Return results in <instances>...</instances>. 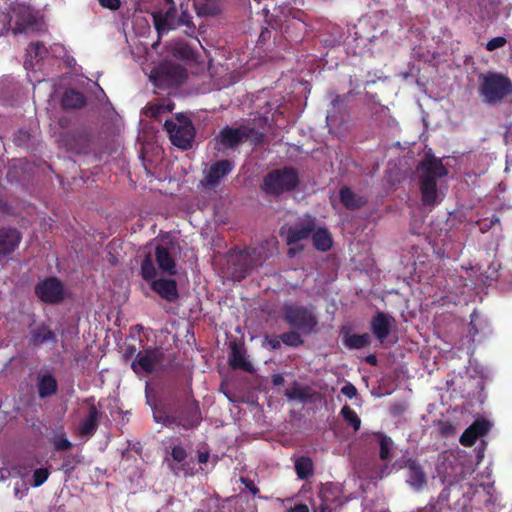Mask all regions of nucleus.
Returning <instances> with one entry per match:
<instances>
[{
  "label": "nucleus",
  "instance_id": "45",
  "mask_svg": "<svg viewBox=\"0 0 512 512\" xmlns=\"http://www.w3.org/2000/svg\"><path fill=\"white\" fill-rule=\"evenodd\" d=\"M341 393L348 398H353L357 395V389L352 383H347L341 388Z\"/></svg>",
  "mask_w": 512,
  "mask_h": 512
},
{
  "label": "nucleus",
  "instance_id": "58",
  "mask_svg": "<svg viewBox=\"0 0 512 512\" xmlns=\"http://www.w3.org/2000/svg\"><path fill=\"white\" fill-rule=\"evenodd\" d=\"M263 138H264V135H263V134H261V133H258V138H257L258 145L262 143Z\"/></svg>",
  "mask_w": 512,
  "mask_h": 512
},
{
  "label": "nucleus",
  "instance_id": "40",
  "mask_svg": "<svg viewBox=\"0 0 512 512\" xmlns=\"http://www.w3.org/2000/svg\"><path fill=\"white\" fill-rule=\"evenodd\" d=\"M153 416L156 422L163 423L164 425H172L173 420L167 412L161 408H155L153 411Z\"/></svg>",
  "mask_w": 512,
  "mask_h": 512
},
{
  "label": "nucleus",
  "instance_id": "42",
  "mask_svg": "<svg viewBox=\"0 0 512 512\" xmlns=\"http://www.w3.org/2000/svg\"><path fill=\"white\" fill-rule=\"evenodd\" d=\"M53 339V333L50 330H47L46 328H43L41 331L34 334V341L37 343H43Z\"/></svg>",
  "mask_w": 512,
  "mask_h": 512
},
{
  "label": "nucleus",
  "instance_id": "33",
  "mask_svg": "<svg viewBox=\"0 0 512 512\" xmlns=\"http://www.w3.org/2000/svg\"><path fill=\"white\" fill-rule=\"evenodd\" d=\"M301 332L297 330H291L280 335V339L283 344L289 347H299L304 344V340L301 337Z\"/></svg>",
  "mask_w": 512,
  "mask_h": 512
},
{
  "label": "nucleus",
  "instance_id": "32",
  "mask_svg": "<svg viewBox=\"0 0 512 512\" xmlns=\"http://www.w3.org/2000/svg\"><path fill=\"white\" fill-rule=\"evenodd\" d=\"M341 416L345 420V422L350 425L353 430L356 432L361 427V419L358 414L349 406L345 405L342 407L340 411Z\"/></svg>",
  "mask_w": 512,
  "mask_h": 512
},
{
  "label": "nucleus",
  "instance_id": "18",
  "mask_svg": "<svg viewBox=\"0 0 512 512\" xmlns=\"http://www.w3.org/2000/svg\"><path fill=\"white\" fill-rule=\"evenodd\" d=\"M315 229L313 221L290 226L286 230V244L291 246L310 237Z\"/></svg>",
  "mask_w": 512,
  "mask_h": 512
},
{
  "label": "nucleus",
  "instance_id": "34",
  "mask_svg": "<svg viewBox=\"0 0 512 512\" xmlns=\"http://www.w3.org/2000/svg\"><path fill=\"white\" fill-rule=\"evenodd\" d=\"M52 443L54 444L55 449L60 451L69 450L72 446L62 429H58L53 432Z\"/></svg>",
  "mask_w": 512,
  "mask_h": 512
},
{
  "label": "nucleus",
  "instance_id": "20",
  "mask_svg": "<svg viewBox=\"0 0 512 512\" xmlns=\"http://www.w3.org/2000/svg\"><path fill=\"white\" fill-rule=\"evenodd\" d=\"M152 289L167 301H173L177 298V285L174 280L158 279L151 284Z\"/></svg>",
  "mask_w": 512,
  "mask_h": 512
},
{
  "label": "nucleus",
  "instance_id": "15",
  "mask_svg": "<svg viewBox=\"0 0 512 512\" xmlns=\"http://www.w3.org/2000/svg\"><path fill=\"white\" fill-rule=\"evenodd\" d=\"M36 294L44 302H56L63 296V287L58 279L48 278L36 286Z\"/></svg>",
  "mask_w": 512,
  "mask_h": 512
},
{
  "label": "nucleus",
  "instance_id": "27",
  "mask_svg": "<svg viewBox=\"0 0 512 512\" xmlns=\"http://www.w3.org/2000/svg\"><path fill=\"white\" fill-rule=\"evenodd\" d=\"M262 12H263L264 21L267 24V27H262L261 32L258 36V42L266 41L267 39H269L270 32H269L268 28L276 30L281 26V22H282L280 18H278L277 16H274L273 14H270L267 9H263Z\"/></svg>",
  "mask_w": 512,
  "mask_h": 512
},
{
  "label": "nucleus",
  "instance_id": "5",
  "mask_svg": "<svg viewBox=\"0 0 512 512\" xmlns=\"http://www.w3.org/2000/svg\"><path fill=\"white\" fill-rule=\"evenodd\" d=\"M165 1L169 5L166 11L159 10L152 13L154 26L158 35L161 36L169 30H174L180 26L190 28L192 25L190 15L186 12H182L181 15H177V11L174 7V1Z\"/></svg>",
  "mask_w": 512,
  "mask_h": 512
},
{
  "label": "nucleus",
  "instance_id": "3",
  "mask_svg": "<svg viewBox=\"0 0 512 512\" xmlns=\"http://www.w3.org/2000/svg\"><path fill=\"white\" fill-rule=\"evenodd\" d=\"M300 185L299 172L294 167L285 166L270 171L263 179V190L270 195L279 196L296 190Z\"/></svg>",
  "mask_w": 512,
  "mask_h": 512
},
{
  "label": "nucleus",
  "instance_id": "9",
  "mask_svg": "<svg viewBox=\"0 0 512 512\" xmlns=\"http://www.w3.org/2000/svg\"><path fill=\"white\" fill-rule=\"evenodd\" d=\"M63 51L64 47L61 44H54L48 50L41 42L32 43L27 50L24 67L27 71L34 70L39 61L46 58L49 54L54 57H60Z\"/></svg>",
  "mask_w": 512,
  "mask_h": 512
},
{
  "label": "nucleus",
  "instance_id": "47",
  "mask_svg": "<svg viewBox=\"0 0 512 512\" xmlns=\"http://www.w3.org/2000/svg\"><path fill=\"white\" fill-rule=\"evenodd\" d=\"M303 249H304L303 245H299V246H295V247H289L288 250H287V256L289 258H294L298 253L303 251Z\"/></svg>",
  "mask_w": 512,
  "mask_h": 512
},
{
  "label": "nucleus",
  "instance_id": "23",
  "mask_svg": "<svg viewBox=\"0 0 512 512\" xmlns=\"http://www.w3.org/2000/svg\"><path fill=\"white\" fill-rule=\"evenodd\" d=\"M371 342L370 335L363 334H350L348 331L343 333V344L349 349H362L368 346Z\"/></svg>",
  "mask_w": 512,
  "mask_h": 512
},
{
  "label": "nucleus",
  "instance_id": "10",
  "mask_svg": "<svg viewBox=\"0 0 512 512\" xmlns=\"http://www.w3.org/2000/svg\"><path fill=\"white\" fill-rule=\"evenodd\" d=\"M406 483L415 491H421L427 485V475L419 460L408 458L404 461Z\"/></svg>",
  "mask_w": 512,
  "mask_h": 512
},
{
  "label": "nucleus",
  "instance_id": "60",
  "mask_svg": "<svg viewBox=\"0 0 512 512\" xmlns=\"http://www.w3.org/2000/svg\"><path fill=\"white\" fill-rule=\"evenodd\" d=\"M511 4H508V6L506 7V10H507V17L510 15V12H511Z\"/></svg>",
  "mask_w": 512,
  "mask_h": 512
},
{
  "label": "nucleus",
  "instance_id": "25",
  "mask_svg": "<svg viewBox=\"0 0 512 512\" xmlns=\"http://www.w3.org/2000/svg\"><path fill=\"white\" fill-rule=\"evenodd\" d=\"M37 386L41 398L51 396L57 390V382L50 374L39 375Z\"/></svg>",
  "mask_w": 512,
  "mask_h": 512
},
{
  "label": "nucleus",
  "instance_id": "31",
  "mask_svg": "<svg viewBox=\"0 0 512 512\" xmlns=\"http://www.w3.org/2000/svg\"><path fill=\"white\" fill-rule=\"evenodd\" d=\"M84 103L83 95L75 90L66 91L62 99L65 108H80Z\"/></svg>",
  "mask_w": 512,
  "mask_h": 512
},
{
  "label": "nucleus",
  "instance_id": "29",
  "mask_svg": "<svg viewBox=\"0 0 512 512\" xmlns=\"http://www.w3.org/2000/svg\"><path fill=\"white\" fill-rule=\"evenodd\" d=\"M13 474L18 476L22 481L21 486H19L18 483L16 484L14 488V494L17 498H22L26 494L28 487L30 486L28 480L29 472L27 471L26 467H15L13 469Z\"/></svg>",
  "mask_w": 512,
  "mask_h": 512
},
{
  "label": "nucleus",
  "instance_id": "48",
  "mask_svg": "<svg viewBox=\"0 0 512 512\" xmlns=\"http://www.w3.org/2000/svg\"><path fill=\"white\" fill-rule=\"evenodd\" d=\"M346 102V96L342 95H336L334 99L332 100V106L333 108H337L339 105H343Z\"/></svg>",
  "mask_w": 512,
  "mask_h": 512
},
{
  "label": "nucleus",
  "instance_id": "59",
  "mask_svg": "<svg viewBox=\"0 0 512 512\" xmlns=\"http://www.w3.org/2000/svg\"><path fill=\"white\" fill-rule=\"evenodd\" d=\"M38 82L42 86H48L49 85V83L47 81L39 80Z\"/></svg>",
  "mask_w": 512,
  "mask_h": 512
},
{
  "label": "nucleus",
  "instance_id": "44",
  "mask_svg": "<svg viewBox=\"0 0 512 512\" xmlns=\"http://www.w3.org/2000/svg\"><path fill=\"white\" fill-rule=\"evenodd\" d=\"M172 457L173 460L177 461L178 463L182 462L186 458V452L184 448L180 446H175L172 449Z\"/></svg>",
  "mask_w": 512,
  "mask_h": 512
},
{
  "label": "nucleus",
  "instance_id": "22",
  "mask_svg": "<svg viewBox=\"0 0 512 512\" xmlns=\"http://www.w3.org/2000/svg\"><path fill=\"white\" fill-rule=\"evenodd\" d=\"M312 233V242L315 249L321 252H327L331 249L333 239L327 228H318Z\"/></svg>",
  "mask_w": 512,
  "mask_h": 512
},
{
  "label": "nucleus",
  "instance_id": "46",
  "mask_svg": "<svg viewBox=\"0 0 512 512\" xmlns=\"http://www.w3.org/2000/svg\"><path fill=\"white\" fill-rule=\"evenodd\" d=\"M99 2L103 7L109 8L111 10L118 9L121 4L120 0H99Z\"/></svg>",
  "mask_w": 512,
  "mask_h": 512
},
{
  "label": "nucleus",
  "instance_id": "36",
  "mask_svg": "<svg viewBox=\"0 0 512 512\" xmlns=\"http://www.w3.org/2000/svg\"><path fill=\"white\" fill-rule=\"evenodd\" d=\"M319 496L322 500L319 509L321 512H325V510H331V504L337 501L338 496H332L331 486L323 487L319 493Z\"/></svg>",
  "mask_w": 512,
  "mask_h": 512
},
{
  "label": "nucleus",
  "instance_id": "55",
  "mask_svg": "<svg viewBox=\"0 0 512 512\" xmlns=\"http://www.w3.org/2000/svg\"><path fill=\"white\" fill-rule=\"evenodd\" d=\"M243 482L246 484V487L252 492V493H256V488L254 487L252 481H248V483H246L245 480H243Z\"/></svg>",
  "mask_w": 512,
  "mask_h": 512
},
{
  "label": "nucleus",
  "instance_id": "56",
  "mask_svg": "<svg viewBox=\"0 0 512 512\" xmlns=\"http://www.w3.org/2000/svg\"><path fill=\"white\" fill-rule=\"evenodd\" d=\"M231 274L235 280H240L243 277V274L241 272L237 273L236 271H233Z\"/></svg>",
  "mask_w": 512,
  "mask_h": 512
},
{
  "label": "nucleus",
  "instance_id": "14",
  "mask_svg": "<svg viewBox=\"0 0 512 512\" xmlns=\"http://www.w3.org/2000/svg\"><path fill=\"white\" fill-rule=\"evenodd\" d=\"M160 361L158 350H146L139 352L132 363V369L138 375L152 373Z\"/></svg>",
  "mask_w": 512,
  "mask_h": 512
},
{
  "label": "nucleus",
  "instance_id": "2",
  "mask_svg": "<svg viewBox=\"0 0 512 512\" xmlns=\"http://www.w3.org/2000/svg\"><path fill=\"white\" fill-rule=\"evenodd\" d=\"M478 95L489 106L500 105L512 95V80L505 74L488 71L478 76ZM512 105V99L510 100Z\"/></svg>",
  "mask_w": 512,
  "mask_h": 512
},
{
  "label": "nucleus",
  "instance_id": "54",
  "mask_svg": "<svg viewBox=\"0 0 512 512\" xmlns=\"http://www.w3.org/2000/svg\"><path fill=\"white\" fill-rule=\"evenodd\" d=\"M446 500H448V493L445 490H443L440 493V495L438 496L437 503H440V502H443Z\"/></svg>",
  "mask_w": 512,
  "mask_h": 512
},
{
  "label": "nucleus",
  "instance_id": "26",
  "mask_svg": "<svg viewBox=\"0 0 512 512\" xmlns=\"http://www.w3.org/2000/svg\"><path fill=\"white\" fill-rule=\"evenodd\" d=\"M229 362L235 369H241L250 373L253 371V366L247 361L244 351L238 347L232 349Z\"/></svg>",
  "mask_w": 512,
  "mask_h": 512
},
{
  "label": "nucleus",
  "instance_id": "38",
  "mask_svg": "<svg viewBox=\"0 0 512 512\" xmlns=\"http://www.w3.org/2000/svg\"><path fill=\"white\" fill-rule=\"evenodd\" d=\"M285 396L290 400H306L309 397L308 388L294 385L285 391Z\"/></svg>",
  "mask_w": 512,
  "mask_h": 512
},
{
  "label": "nucleus",
  "instance_id": "41",
  "mask_svg": "<svg viewBox=\"0 0 512 512\" xmlns=\"http://www.w3.org/2000/svg\"><path fill=\"white\" fill-rule=\"evenodd\" d=\"M507 44V39L503 36L494 37L491 40H489L486 45L485 49L489 52L495 51L497 49H500L504 47Z\"/></svg>",
  "mask_w": 512,
  "mask_h": 512
},
{
  "label": "nucleus",
  "instance_id": "13",
  "mask_svg": "<svg viewBox=\"0 0 512 512\" xmlns=\"http://www.w3.org/2000/svg\"><path fill=\"white\" fill-rule=\"evenodd\" d=\"M249 130L246 127L230 128L226 127L220 131L216 137V148L219 151L233 148L242 141L246 140L249 135Z\"/></svg>",
  "mask_w": 512,
  "mask_h": 512
},
{
  "label": "nucleus",
  "instance_id": "35",
  "mask_svg": "<svg viewBox=\"0 0 512 512\" xmlns=\"http://www.w3.org/2000/svg\"><path fill=\"white\" fill-rule=\"evenodd\" d=\"M29 485L32 487L41 486L49 477V471L46 468H38L32 474L29 469Z\"/></svg>",
  "mask_w": 512,
  "mask_h": 512
},
{
  "label": "nucleus",
  "instance_id": "6",
  "mask_svg": "<svg viewBox=\"0 0 512 512\" xmlns=\"http://www.w3.org/2000/svg\"><path fill=\"white\" fill-rule=\"evenodd\" d=\"M165 128L173 145L181 149L191 147L195 132L192 122L186 116L179 114L173 120H166Z\"/></svg>",
  "mask_w": 512,
  "mask_h": 512
},
{
  "label": "nucleus",
  "instance_id": "16",
  "mask_svg": "<svg viewBox=\"0 0 512 512\" xmlns=\"http://www.w3.org/2000/svg\"><path fill=\"white\" fill-rule=\"evenodd\" d=\"M491 428L489 421H474L460 436V443L465 447H470L476 443L478 438L486 435Z\"/></svg>",
  "mask_w": 512,
  "mask_h": 512
},
{
  "label": "nucleus",
  "instance_id": "39",
  "mask_svg": "<svg viewBox=\"0 0 512 512\" xmlns=\"http://www.w3.org/2000/svg\"><path fill=\"white\" fill-rule=\"evenodd\" d=\"M141 275L145 280H150L156 275V269L153 264V259L150 255H148L142 262Z\"/></svg>",
  "mask_w": 512,
  "mask_h": 512
},
{
  "label": "nucleus",
  "instance_id": "53",
  "mask_svg": "<svg viewBox=\"0 0 512 512\" xmlns=\"http://www.w3.org/2000/svg\"><path fill=\"white\" fill-rule=\"evenodd\" d=\"M190 50L188 49V47L186 45H181V48H180V55L182 57H189L190 56Z\"/></svg>",
  "mask_w": 512,
  "mask_h": 512
},
{
  "label": "nucleus",
  "instance_id": "17",
  "mask_svg": "<svg viewBox=\"0 0 512 512\" xmlns=\"http://www.w3.org/2000/svg\"><path fill=\"white\" fill-rule=\"evenodd\" d=\"M339 200L348 210H359L366 206L368 197L354 192L350 187L343 186L339 190Z\"/></svg>",
  "mask_w": 512,
  "mask_h": 512
},
{
  "label": "nucleus",
  "instance_id": "19",
  "mask_svg": "<svg viewBox=\"0 0 512 512\" xmlns=\"http://www.w3.org/2000/svg\"><path fill=\"white\" fill-rule=\"evenodd\" d=\"M20 242V235L15 229L0 230V257L15 250Z\"/></svg>",
  "mask_w": 512,
  "mask_h": 512
},
{
  "label": "nucleus",
  "instance_id": "11",
  "mask_svg": "<svg viewBox=\"0 0 512 512\" xmlns=\"http://www.w3.org/2000/svg\"><path fill=\"white\" fill-rule=\"evenodd\" d=\"M395 324L396 320L393 316L378 310L370 320V330L375 338L383 343L390 335Z\"/></svg>",
  "mask_w": 512,
  "mask_h": 512
},
{
  "label": "nucleus",
  "instance_id": "57",
  "mask_svg": "<svg viewBox=\"0 0 512 512\" xmlns=\"http://www.w3.org/2000/svg\"><path fill=\"white\" fill-rule=\"evenodd\" d=\"M207 459H208V455L207 454H201L199 456V462H201V463H205L207 461Z\"/></svg>",
  "mask_w": 512,
  "mask_h": 512
},
{
  "label": "nucleus",
  "instance_id": "12",
  "mask_svg": "<svg viewBox=\"0 0 512 512\" xmlns=\"http://www.w3.org/2000/svg\"><path fill=\"white\" fill-rule=\"evenodd\" d=\"M233 168L234 164L230 160L214 162L204 171V178L201 180V184L205 187L214 188Z\"/></svg>",
  "mask_w": 512,
  "mask_h": 512
},
{
  "label": "nucleus",
  "instance_id": "37",
  "mask_svg": "<svg viewBox=\"0 0 512 512\" xmlns=\"http://www.w3.org/2000/svg\"><path fill=\"white\" fill-rule=\"evenodd\" d=\"M393 446V441L390 437L384 435V434H379V447H380V451H379V456H380V459L381 460H389L390 459V451H391V448Z\"/></svg>",
  "mask_w": 512,
  "mask_h": 512
},
{
  "label": "nucleus",
  "instance_id": "4",
  "mask_svg": "<svg viewBox=\"0 0 512 512\" xmlns=\"http://www.w3.org/2000/svg\"><path fill=\"white\" fill-rule=\"evenodd\" d=\"M282 316L284 322L294 330L304 335H309L315 331L318 325V319L314 311L303 305L285 304L282 307Z\"/></svg>",
  "mask_w": 512,
  "mask_h": 512
},
{
  "label": "nucleus",
  "instance_id": "28",
  "mask_svg": "<svg viewBox=\"0 0 512 512\" xmlns=\"http://www.w3.org/2000/svg\"><path fill=\"white\" fill-rule=\"evenodd\" d=\"M295 471L299 479L307 480L313 476V462L308 456H300L295 461Z\"/></svg>",
  "mask_w": 512,
  "mask_h": 512
},
{
  "label": "nucleus",
  "instance_id": "21",
  "mask_svg": "<svg viewBox=\"0 0 512 512\" xmlns=\"http://www.w3.org/2000/svg\"><path fill=\"white\" fill-rule=\"evenodd\" d=\"M155 260L158 264L159 269L166 274H176V264L172 256L170 255L167 248L157 246L155 249Z\"/></svg>",
  "mask_w": 512,
  "mask_h": 512
},
{
  "label": "nucleus",
  "instance_id": "24",
  "mask_svg": "<svg viewBox=\"0 0 512 512\" xmlns=\"http://www.w3.org/2000/svg\"><path fill=\"white\" fill-rule=\"evenodd\" d=\"M99 417V411L95 406H91L88 416L80 424L78 431L82 436H91L96 428Z\"/></svg>",
  "mask_w": 512,
  "mask_h": 512
},
{
  "label": "nucleus",
  "instance_id": "1",
  "mask_svg": "<svg viewBox=\"0 0 512 512\" xmlns=\"http://www.w3.org/2000/svg\"><path fill=\"white\" fill-rule=\"evenodd\" d=\"M418 170L420 173L418 183L422 204L434 207L439 202L437 179L447 176L448 170L442 159L435 157L431 152L425 154L418 165Z\"/></svg>",
  "mask_w": 512,
  "mask_h": 512
},
{
  "label": "nucleus",
  "instance_id": "51",
  "mask_svg": "<svg viewBox=\"0 0 512 512\" xmlns=\"http://www.w3.org/2000/svg\"><path fill=\"white\" fill-rule=\"evenodd\" d=\"M366 363H368L371 366H376L378 363L377 357L375 354H370L366 356L365 358Z\"/></svg>",
  "mask_w": 512,
  "mask_h": 512
},
{
  "label": "nucleus",
  "instance_id": "52",
  "mask_svg": "<svg viewBox=\"0 0 512 512\" xmlns=\"http://www.w3.org/2000/svg\"><path fill=\"white\" fill-rule=\"evenodd\" d=\"M281 343H282V341H281V339H280V336H279V337H276V338H273V339H271V340L269 341V344L271 345V347H272L273 349H277V348H279V347H280V345H281Z\"/></svg>",
  "mask_w": 512,
  "mask_h": 512
},
{
  "label": "nucleus",
  "instance_id": "49",
  "mask_svg": "<svg viewBox=\"0 0 512 512\" xmlns=\"http://www.w3.org/2000/svg\"><path fill=\"white\" fill-rule=\"evenodd\" d=\"M289 512H309V508L306 504L299 503L290 508Z\"/></svg>",
  "mask_w": 512,
  "mask_h": 512
},
{
  "label": "nucleus",
  "instance_id": "8",
  "mask_svg": "<svg viewBox=\"0 0 512 512\" xmlns=\"http://www.w3.org/2000/svg\"><path fill=\"white\" fill-rule=\"evenodd\" d=\"M186 78L185 70L170 62L163 63L150 73V80L157 87L179 85Z\"/></svg>",
  "mask_w": 512,
  "mask_h": 512
},
{
  "label": "nucleus",
  "instance_id": "50",
  "mask_svg": "<svg viewBox=\"0 0 512 512\" xmlns=\"http://www.w3.org/2000/svg\"><path fill=\"white\" fill-rule=\"evenodd\" d=\"M284 383V377L281 374L272 375V384L274 386H279Z\"/></svg>",
  "mask_w": 512,
  "mask_h": 512
},
{
  "label": "nucleus",
  "instance_id": "61",
  "mask_svg": "<svg viewBox=\"0 0 512 512\" xmlns=\"http://www.w3.org/2000/svg\"><path fill=\"white\" fill-rule=\"evenodd\" d=\"M430 506H431V507H430V510H431V511H435V509H436V504H430Z\"/></svg>",
  "mask_w": 512,
  "mask_h": 512
},
{
  "label": "nucleus",
  "instance_id": "30",
  "mask_svg": "<svg viewBox=\"0 0 512 512\" xmlns=\"http://www.w3.org/2000/svg\"><path fill=\"white\" fill-rule=\"evenodd\" d=\"M174 105L169 101L163 100L153 103L145 108V114L152 118H160L163 113L171 112Z\"/></svg>",
  "mask_w": 512,
  "mask_h": 512
},
{
  "label": "nucleus",
  "instance_id": "43",
  "mask_svg": "<svg viewBox=\"0 0 512 512\" xmlns=\"http://www.w3.org/2000/svg\"><path fill=\"white\" fill-rule=\"evenodd\" d=\"M195 6L199 15H212L216 13L214 4L196 3Z\"/></svg>",
  "mask_w": 512,
  "mask_h": 512
},
{
  "label": "nucleus",
  "instance_id": "7",
  "mask_svg": "<svg viewBox=\"0 0 512 512\" xmlns=\"http://www.w3.org/2000/svg\"><path fill=\"white\" fill-rule=\"evenodd\" d=\"M38 14L30 6L17 4L11 8V12L3 19L4 28L11 29L14 34L22 33L33 28L37 22Z\"/></svg>",
  "mask_w": 512,
  "mask_h": 512
}]
</instances>
